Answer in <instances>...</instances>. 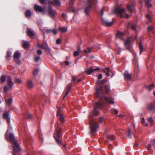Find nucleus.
<instances>
[{
    "label": "nucleus",
    "instance_id": "9",
    "mask_svg": "<svg viewBox=\"0 0 155 155\" xmlns=\"http://www.w3.org/2000/svg\"><path fill=\"white\" fill-rule=\"evenodd\" d=\"M38 46L39 48L45 49L47 52H50L51 50V49L49 48L47 43H46L45 45L40 44H38Z\"/></svg>",
    "mask_w": 155,
    "mask_h": 155
},
{
    "label": "nucleus",
    "instance_id": "5",
    "mask_svg": "<svg viewBox=\"0 0 155 155\" xmlns=\"http://www.w3.org/2000/svg\"><path fill=\"white\" fill-rule=\"evenodd\" d=\"M7 83L8 87L7 85H5L4 87V91L5 92H7L10 89L12 88L13 85L12 79L10 76H8V77Z\"/></svg>",
    "mask_w": 155,
    "mask_h": 155
},
{
    "label": "nucleus",
    "instance_id": "55",
    "mask_svg": "<svg viewBox=\"0 0 155 155\" xmlns=\"http://www.w3.org/2000/svg\"><path fill=\"white\" fill-rule=\"evenodd\" d=\"M61 16L64 19L65 18L66 15L64 13H63L62 14Z\"/></svg>",
    "mask_w": 155,
    "mask_h": 155
},
{
    "label": "nucleus",
    "instance_id": "18",
    "mask_svg": "<svg viewBox=\"0 0 155 155\" xmlns=\"http://www.w3.org/2000/svg\"><path fill=\"white\" fill-rule=\"evenodd\" d=\"M21 56V54L19 53L18 51H15L13 57L15 61H16V60L18 59Z\"/></svg>",
    "mask_w": 155,
    "mask_h": 155
},
{
    "label": "nucleus",
    "instance_id": "8",
    "mask_svg": "<svg viewBox=\"0 0 155 155\" xmlns=\"http://www.w3.org/2000/svg\"><path fill=\"white\" fill-rule=\"evenodd\" d=\"M27 35L30 38L33 37L35 36V31L30 28H27L25 31Z\"/></svg>",
    "mask_w": 155,
    "mask_h": 155
},
{
    "label": "nucleus",
    "instance_id": "23",
    "mask_svg": "<svg viewBox=\"0 0 155 155\" xmlns=\"http://www.w3.org/2000/svg\"><path fill=\"white\" fill-rule=\"evenodd\" d=\"M32 14L31 11L29 10H27L25 12V15L27 18L30 17Z\"/></svg>",
    "mask_w": 155,
    "mask_h": 155
},
{
    "label": "nucleus",
    "instance_id": "13",
    "mask_svg": "<svg viewBox=\"0 0 155 155\" xmlns=\"http://www.w3.org/2000/svg\"><path fill=\"white\" fill-rule=\"evenodd\" d=\"M100 70L99 68L97 67L95 69H93L92 67H90L88 69L85 71V72L87 73L88 74H90L96 71H98Z\"/></svg>",
    "mask_w": 155,
    "mask_h": 155
},
{
    "label": "nucleus",
    "instance_id": "40",
    "mask_svg": "<svg viewBox=\"0 0 155 155\" xmlns=\"http://www.w3.org/2000/svg\"><path fill=\"white\" fill-rule=\"evenodd\" d=\"M40 59V57L39 56L35 57L34 58V61L35 62H38Z\"/></svg>",
    "mask_w": 155,
    "mask_h": 155
},
{
    "label": "nucleus",
    "instance_id": "44",
    "mask_svg": "<svg viewBox=\"0 0 155 155\" xmlns=\"http://www.w3.org/2000/svg\"><path fill=\"white\" fill-rule=\"evenodd\" d=\"M38 69H35L33 72V74L34 75H35L38 73Z\"/></svg>",
    "mask_w": 155,
    "mask_h": 155
},
{
    "label": "nucleus",
    "instance_id": "52",
    "mask_svg": "<svg viewBox=\"0 0 155 155\" xmlns=\"http://www.w3.org/2000/svg\"><path fill=\"white\" fill-rule=\"evenodd\" d=\"M102 78V75L101 74H99L98 75V79H101Z\"/></svg>",
    "mask_w": 155,
    "mask_h": 155
},
{
    "label": "nucleus",
    "instance_id": "50",
    "mask_svg": "<svg viewBox=\"0 0 155 155\" xmlns=\"http://www.w3.org/2000/svg\"><path fill=\"white\" fill-rule=\"evenodd\" d=\"M104 118L103 117H101L99 118V121L100 123H101L103 121Z\"/></svg>",
    "mask_w": 155,
    "mask_h": 155
},
{
    "label": "nucleus",
    "instance_id": "1",
    "mask_svg": "<svg viewBox=\"0 0 155 155\" xmlns=\"http://www.w3.org/2000/svg\"><path fill=\"white\" fill-rule=\"evenodd\" d=\"M106 81V80L104 79L101 81L98 80L96 82V87L94 96L97 98H99L100 100L95 103L94 110L90 113L89 119L91 134L95 133L96 132L97 129L98 127V125L93 120V116L99 114V110L101 109L103 107L104 103H107L111 104H114L113 100L111 98H108L105 96V94L108 93L110 91V87L107 85L104 87L101 85Z\"/></svg>",
    "mask_w": 155,
    "mask_h": 155
},
{
    "label": "nucleus",
    "instance_id": "25",
    "mask_svg": "<svg viewBox=\"0 0 155 155\" xmlns=\"http://www.w3.org/2000/svg\"><path fill=\"white\" fill-rule=\"evenodd\" d=\"M124 34L121 32H119L116 35V37L117 38H119L120 39L123 38Z\"/></svg>",
    "mask_w": 155,
    "mask_h": 155
},
{
    "label": "nucleus",
    "instance_id": "29",
    "mask_svg": "<svg viewBox=\"0 0 155 155\" xmlns=\"http://www.w3.org/2000/svg\"><path fill=\"white\" fill-rule=\"evenodd\" d=\"M139 47L140 49V55L143 50V48L141 42H140L139 44Z\"/></svg>",
    "mask_w": 155,
    "mask_h": 155
},
{
    "label": "nucleus",
    "instance_id": "28",
    "mask_svg": "<svg viewBox=\"0 0 155 155\" xmlns=\"http://www.w3.org/2000/svg\"><path fill=\"white\" fill-rule=\"evenodd\" d=\"M147 120L151 126L153 125L154 122V120L151 117H149L148 118Z\"/></svg>",
    "mask_w": 155,
    "mask_h": 155
},
{
    "label": "nucleus",
    "instance_id": "47",
    "mask_svg": "<svg viewBox=\"0 0 155 155\" xmlns=\"http://www.w3.org/2000/svg\"><path fill=\"white\" fill-rule=\"evenodd\" d=\"M134 72L137 73L139 72V70L138 68H137V66L134 69Z\"/></svg>",
    "mask_w": 155,
    "mask_h": 155
},
{
    "label": "nucleus",
    "instance_id": "19",
    "mask_svg": "<svg viewBox=\"0 0 155 155\" xmlns=\"http://www.w3.org/2000/svg\"><path fill=\"white\" fill-rule=\"evenodd\" d=\"M155 108V102L151 103L147 105V109L149 110H151Z\"/></svg>",
    "mask_w": 155,
    "mask_h": 155
},
{
    "label": "nucleus",
    "instance_id": "56",
    "mask_svg": "<svg viewBox=\"0 0 155 155\" xmlns=\"http://www.w3.org/2000/svg\"><path fill=\"white\" fill-rule=\"evenodd\" d=\"M16 82L18 83H20L21 82V80L18 79H16Z\"/></svg>",
    "mask_w": 155,
    "mask_h": 155
},
{
    "label": "nucleus",
    "instance_id": "34",
    "mask_svg": "<svg viewBox=\"0 0 155 155\" xmlns=\"http://www.w3.org/2000/svg\"><path fill=\"white\" fill-rule=\"evenodd\" d=\"M106 70L107 71V72H106V76H109V72L110 71V69H109V68L108 67H106L104 70V72H106Z\"/></svg>",
    "mask_w": 155,
    "mask_h": 155
},
{
    "label": "nucleus",
    "instance_id": "21",
    "mask_svg": "<svg viewBox=\"0 0 155 155\" xmlns=\"http://www.w3.org/2000/svg\"><path fill=\"white\" fill-rule=\"evenodd\" d=\"M124 76L125 79L129 80L131 79V76L130 74L128 71H125L124 74Z\"/></svg>",
    "mask_w": 155,
    "mask_h": 155
},
{
    "label": "nucleus",
    "instance_id": "36",
    "mask_svg": "<svg viewBox=\"0 0 155 155\" xmlns=\"http://www.w3.org/2000/svg\"><path fill=\"white\" fill-rule=\"evenodd\" d=\"M107 139L110 140H113L115 139V137L114 135H109L107 137Z\"/></svg>",
    "mask_w": 155,
    "mask_h": 155
},
{
    "label": "nucleus",
    "instance_id": "6",
    "mask_svg": "<svg viewBox=\"0 0 155 155\" xmlns=\"http://www.w3.org/2000/svg\"><path fill=\"white\" fill-rule=\"evenodd\" d=\"M34 9L36 12H39L43 13V14H45V8H42V7L37 5H35L34 6Z\"/></svg>",
    "mask_w": 155,
    "mask_h": 155
},
{
    "label": "nucleus",
    "instance_id": "35",
    "mask_svg": "<svg viewBox=\"0 0 155 155\" xmlns=\"http://www.w3.org/2000/svg\"><path fill=\"white\" fill-rule=\"evenodd\" d=\"M146 18L148 19L149 22H151V18L149 14H147L146 15Z\"/></svg>",
    "mask_w": 155,
    "mask_h": 155
},
{
    "label": "nucleus",
    "instance_id": "31",
    "mask_svg": "<svg viewBox=\"0 0 155 155\" xmlns=\"http://www.w3.org/2000/svg\"><path fill=\"white\" fill-rule=\"evenodd\" d=\"M154 86V84H153L149 86H147V87L149 91H151L153 88Z\"/></svg>",
    "mask_w": 155,
    "mask_h": 155
},
{
    "label": "nucleus",
    "instance_id": "33",
    "mask_svg": "<svg viewBox=\"0 0 155 155\" xmlns=\"http://www.w3.org/2000/svg\"><path fill=\"white\" fill-rule=\"evenodd\" d=\"M145 5L148 8H151L152 7V4L150 2H145Z\"/></svg>",
    "mask_w": 155,
    "mask_h": 155
},
{
    "label": "nucleus",
    "instance_id": "22",
    "mask_svg": "<svg viewBox=\"0 0 155 155\" xmlns=\"http://www.w3.org/2000/svg\"><path fill=\"white\" fill-rule=\"evenodd\" d=\"M72 84L71 83L69 84L67 86V91L66 92L63 97V99H64L65 97L68 94L69 92L71 89V86Z\"/></svg>",
    "mask_w": 155,
    "mask_h": 155
},
{
    "label": "nucleus",
    "instance_id": "10",
    "mask_svg": "<svg viewBox=\"0 0 155 155\" xmlns=\"http://www.w3.org/2000/svg\"><path fill=\"white\" fill-rule=\"evenodd\" d=\"M48 4H50L53 6H60L61 5V2L59 0H53V1L50 0L48 1Z\"/></svg>",
    "mask_w": 155,
    "mask_h": 155
},
{
    "label": "nucleus",
    "instance_id": "61",
    "mask_svg": "<svg viewBox=\"0 0 155 155\" xmlns=\"http://www.w3.org/2000/svg\"><path fill=\"white\" fill-rule=\"evenodd\" d=\"M65 63L67 65H68L69 64V62L68 61H65Z\"/></svg>",
    "mask_w": 155,
    "mask_h": 155
},
{
    "label": "nucleus",
    "instance_id": "27",
    "mask_svg": "<svg viewBox=\"0 0 155 155\" xmlns=\"http://www.w3.org/2000/svg\"><path fill=\"white\" fill-rule=\"evenodd\" d=\"M12 102V98H10L8 99L5 100V102L6 104L7 105H10L11 104Z\"/></svg>",
    "mask_w": 155,
    "mask_h": 155
},
{
    "label": "nucleus",
    "instance_id": "46",
    "mask_svg": "<svg viewBox=\"0 0 155 155\" xmlns=\"http://www.w3.org/2000/svg\"><path fill=\"white\" fill-rule=\"evenodd\" d=\"M37 53L38 55H41L42 54V51L41 50H38L37 51Z\"/></svg>",
    "mask_w": 155,
    "mask_h": 155
},
{
    "label": "nucleus",
    "instance_id": "51",
    "mask_svg": "<svg viewBox=\"0 0 155 155\" xmlns=\"http://www.w3.org/2000/svg\"><path fill=\"white\" fill-rule=\"evenodd\" d=\"M40 2L42 4H44L45 0H39Z\"/></svg>",
    "mask_w": 155,
    "mask_h": 155
},
{
    "label": "nucleus",
    "instance_id": "42",
    "mask_svg": "<svg viewBox=\"0 0 155 155\" xmlns=\"http://www.w3.org/2000/svg\"><path fill=\"white\" fill-rule=\"evenodd\" d=\"M131 135V130L129 128L128 130V136L130 137Z\"/></svg>",
    "mask_w": 155,
    "mask_h": 155
},
{
    "label": "nucleus",
    "instance_id": "3",
    "mask_svg": "<svg viewBox=\"0 0 155 155\" xmlns=\"http://www.w3.org/2000/svg\"><path fill=\"white\" fill-rule=\"evenodd\" d=\"M62 131V129L60 128L58 130L56 131L54 134V137L55 139L56 142L58 143V145H61V142L60 139L61 138L62 135L61 134Z\"/></svg>",
    "mask_w": 155,
    "mask_h": 155
},
{
    "label": "nucleus",
    "instance_id": "58",
    "mask_svg": "<svg viewBox=\"0 0 155 155\" xmlns=\"http://www.w3.org/2000/svg\"><path fill=\"white\" fill-rule=\"evenodd\" d=\"M75 0H70L69 1V3L70 4H72Z\"/></svg>",
    "mask_w": 155,
    "mask_h": 155
},
{
    "label": "nucleus",
    "instance_id": "16",
    "mask_svg": "<svg viewBox=\"0 0 155 155\" xmlns=\"http://www.w3.org/2000/svg\"><path fill=\"white\" fill-rule=\"evenodd\" d=\"M45 31L48 34L52 33L54 35H56L57 33V31L56 29H47L45 30Z\"/></svg>",
    "mask_w": 155,
    "mask_h": 155
},
{
    "label": "nucleus",
    "instance_id": "38",
    "mask_svg": "<svg viewBox=\"0 0 155 155\" xmlns=\"http://www.w3.org/2000/svg\"><path fill=\"white\" fill-rule=\"evenodd\" d=\"M11 55V53L10 51H8L7 53V58L10 59Z\"/></svg>",
    "mask_w": 155,
    "mask_h": 155
},
{
    "label": "nucleus",
    "instance_id": "12",
    "mask_svg": "<svg viewBox=\"0 0 155 155\" xmlns=\"http://www.w3.org/2000/svg\"><path fill=\"white\" fill-rule=\"evenodd\" d=\"M57 116L61 123L64 122V119L63 115L60 113L61 110V108L60 107H57Z\"/></svg>",
    "mask_w": 155,
    "mask_h": 155
},
{
    "label": "nucleus",
    "instance_id": "57",
    "mask_svg": "<svg viewBox=\"0 0 155 155\" xmlns=\"http://www.w3.org/2000/svg\"><path fill=\"white\" fill-rule=\"evenodd\" d=\"M76 77H73V78H72V83H74V82L75 81V80H76Z\"/></svg>",
    "mask_w": 155,
    "mask_h": 155
},
{
    "label": "nucleus",
    "instance_id": "20",
    "mask_svg": "<svg viewBox=\"0 0 155 155\" xmlns=\"http://www.w3.org/2000/svg\"><path fill=\"white\" fill-rule=\"evenodd\" d=\"M124 45L127 49L129 50L130 48L131 45L130 44V39H126L124 41Z\"/></svg>",
    "mask_w": 155,
    "mask_h": 155
},
{
    "label": "nucleus",
    "instance_id": "48",
    "mask_svg": "<svg viewBox=\"0 0 155 155\" xmlns=\"http://www.w3.org/2000/svg\"><path fill=\"white\" fill-rule=\"evenodd\" d=\"M142 124H144L145 122V120L144 118L143 117L141 119V121Z\"/></svg>",
    "mask_w": 155,
    "mask_h": 155
},
{
    "label": "nucleus",
    "instance_id": "41",
    "mask_svg": "<svg viewBox=\"0 0 155 155\" xmlns=\"http://www.w3.org/2000/svg\"><path fill=\"white\" fill-rule=\"evenodd\" d=\"M79 51H76L74 53V56H77L79 55Z\"/></svg>",
    "mask_w": 155,
    "mask_h": 155
},
{
    "label": "nucleus",
    "instance_id": "14",
    "mask_svg": "<svg viewBox=\"0 0 155 155\" xmlns=\"http://www.w3.org/2000/svg\"><path fill=\"white\" fill-rule=\"evenodd\" d=\"M114 12L115 13L120 14L121 17L122 18L123 15L122 14L125 12V10L124 9L116 8L114 9Z\"/></svg>",
    "mask_w": 155,
    "mask_h": 155
},
{
    "label": "nucleus",
    "instance_id": "7",
    "mask_svg": "<svg viewBox=\"0 0 155 155\" xmlns=\"http://www.w3.org/2000/svg\"><path fill=\"white\" fill-rule=\"evenodd\" d=\"M92 7V5L90 1H89L88 5L87 6L84 8V12L85 14L87 15H89V12L90 11L91 8Z\"/></svg>",
    "mask_w": 155,
    "mask_h": 155
},
{
    "label": "nucleus",
    "instance_id": "49",
    "mask_svg": "<svg viewBox=\"0 0 155 155\" xmlns=\"http://www.w3.org/2000/svg\"><path fill=\"white\" fill-rule=\"evenodd\" d=\"M61 42V39H57L56 41V43L57 44H59Z\"/></svg>",
    "mask_w": 155,
    "mask_h": 155
},
{
    "label": "nucleus",
    "instance_id": "45",
    "mask_svg": "<svg viewBox=\"0 0 155 155\" xmlns=\"http://www.w3.org/2000/svg\"><path fill=\"white\" fill-rule=\"evenodd\" d=\"M131 28L133 30H135L136 29V27L135 25H132L131 26Z\"/></svg>",
    "mask_w": 155,
    "mask_h": 155
},
{
    "label": "nucleus",
    "instance_id": "53",
    "mask_svg": "<svg viewBox=\"0 0 155 155\" xmlns=\"http://www.w3.org/2000/svg\"><path fill=\"white\" fill-rule=\"evenodd\" d=\"M151 143L152 145H155V139L152 140L151 142Z\"/></svg>",
    "mask_w": 155,
    "mask_h": 155
},
{
    "label": "nucleus",
    "instance_id": "39",
    "mask_svg": "<svg viewBox=\"0 0 155 155\" xmlns=\"http://www.w3.org/2000/svg\"><path fill=\"white\" fill-rule=\"evenodd\" d=\"M153 29V28L151 26H149L147 28V30L149 32L151 31Z\"/></svg>",
    "mask_w": 155,
    "mask_h": 155
},
{
    "label": "nucleus",
    "instance_id": "62",
    "mask_svg": "<svg viewBox=\"0 0 155 155\" xmlns=\"http://www.w3.org/2000/svg\"><path fill=\"white\" fill-rule=\"evenodd\" d=\"M150 149V144H149L148 146L147 147V149L148 150H149Z\"/></svg>",
    "mask_w": 155,
    "mask_h": 155
},
{
    "label": "nucleus",
    "instance_id": "15",
    "mask_svg": "<svg viewBox=\"0 0 155 155\" xmlns=\"http://www.w3.org/2000/svg\"><path fill=\"white\" fill-rule=\"evenodd\" d=\"M9 115L8 113L7 112H6L3 114V117L4 118L7 120V122L8 124V125L10 126V119L9 117Z\"/></svg>",
    "mask_w": 155,
    "mask_h": 155
},
{
    "label": "nucleus",
    "instance_id": "4",
    "mask_svg": "<svg viewBox=\"0 0 155 155\" xmlns=\"http://www.w3.org/2000/svg\"><path fill=\"white\" fill-rule=\"evenodd\" d=\"M48 5L49 6L47 9L48 16L52 18H54L57 14V12L55 10L53 9L52 7L51 6V4H48Z\"/></svg>",
    "mask_w": 155,
    "mask_h": 155
},
{
    "label": "nucleus",
    "instance_id": "64",
    "mask_svg": "<svg viewBox=\"0 0 155 155\" xmlns=\"http://www.w3.org/2000/svg\"><path fill=\"white\" fill-rule=\"evenodd\" d=\"M71 11L72 12L74 13L75 12V10L74 9H72L71 10Z\"/></svg>",
    "mask_w": 155,
    "mask_h": 155
},
{
    "label": "nucleus",
    "instance_id": "2",
    "mask_svg": "<svg viewBox=\"0 0 155 155\" xmlns=\"http://www.w3.org/2000/svg\"><path fill=\"white\" fill-rule=\"evenodd\" d=\"M8 131H7L5 135V137L6 139L9 140L12 143L13 148V155H15V153L19 152L21 150L17 140H15L14 135L12 133H10L8 137Z\"/></svg>",
    "mask_w": 155,
    "mask_h": 155
},
{
    "label": "nucleus",
    "instance_id": "43",
    "mask_svg": "<svg viewBox=\"0 0 155 155\" xmlns=\"http://www.w3.org/2000/svg\"><path fill=\"white\" fill-rule=\"evenodd\" d=\"M104 8H103L101 10V18L104 14Z\"/></svg>",
    "mask_w": 155,
    "mask_h": 155
},
{
    "label": "nucleus",
    "instance_id": "26",
    "mask_svg": "<svg viewBox=\"0 0 155 155\" xmlns=\"http://www.w3.org/2000/svg\"><path fill=\"white\" fill-rule=\"evenodd\" d=\"M22 45L23 48L27 49L29 47L30 45V43L29 42H27L25 41H24Z\"/></svg>",
    "mask_w": 155,
    "mask_h": 155
},
{
    "label": "nucleus",
    "instance_id": "24",
    "mask_svg": "<svg viewBox=\"0 0 155 155\" xmlns=\"http://www.w3.org/2000/svg\"><path fill=\"white\" fill-rule=\"evenodd\" d=\"M27 85L29 88H31L33 87V84L32 81L31 80H28L27 82Z\"/></svg>",
    "mask_w": 155,
    "mask_h": 155
},
{
    "label": "nucleus",
    "instance_id": "54",
    "mask_svg": "<svg viewBox=\"0 0 155 155\" xmlns=\"http://www.w3.org/2000/svg\"><path fill=\"white\" fill-rule=\"evenodd\" d=\"M27 117L28 119H29L31 118V114H28Z\"/></svg>",
    "mask_w": 155,
    "mask_h": 155
},
{
    "label": "nucleus",
    "instance_id": "59",
    "mask_svg": "<svg viewBox=\"0 0 155 155\" xmlns=\"http://www.w3.org/2000/svg\"><path fill=\"white\" fill-rule=\"evenodd\" d=\"M114 110L115 113L116 114H117L118 113V111L116 109H114Z\"/></svg>",
    "mask_w": 155,
    "mask_h": 155
},
{
    "label": "nucleus",
    "instance_id": "17",
    "mask_svg": "<svg viewBox=\"0 0 155 155\" xmlns=\"http://www.w3.org/2000/svg\"><path fill=\"white\" fill-rule=\"evenodd\" d=\"M102 19L103 24H105L106 26H110L113 24V21L109 22L102 17Z\"/></svg>",
    "mask_w": 155,
    "mask_h": 155
},
{
    "label": "nucleus",
    "instance_id": "11",
    "mask_svg": "<svg viewBox=\"0 0 155 155\" xmlns=\"http://www.w3.org/2000/svg\"><path fill=\"white\" fill-rule=\"evenodd\" d=\"M135 3H132L131 4H129L127 5V8L129 12L133 13L135 12L134 6Z\"/></svg>",
    "mask_w": 155,
    "mask_h": 155
},
{
    "label": "nucleus",
    "instance_id": "32",
    "mask_svg": "<svg viewBox=\"0 0 155 155\" xmlns=\"http://www.w3.org/2000/svg\"><path fill=\"white\" fill-rule=\"evenodd\" d=\"M1 81L2 82H4L6 80V76L5 75H2L0 78Z\"/></svg>",
    "mask_w": 155,
    "mask_h": 155
},
{
    "label": "nucleus",
    "instance_id": "37",
    "mask_svg": "<svg viewBox=\"0 0 155 155\" xmlns=\"http://www.w3.org/2000/svg\"><path fill=\"white\" fill-rule=\"evenodd\" d=\"M91 49L89 48H87V50L86 49H84V52L85 53H89L91 52Z\"/></svg>",
    "mask_w": 155,
    "mask_h": 155
},
{
    "label": "nucleus",
    "instance_id": "30",
    "mask_svg": "<svg viewBox=\"0 0 155 155\" xmlns=\"http://www.w3.org/2000/svg\"><path fill=\"white\" fill-rule=\"evenodd\" d=\"M59 30L60 31L62 32H64L67 31V28L64 27H59Z\"/></svg>",
    "mask_w": 155,
    "mask_h": 155
},
{
    "label": "nucleus",
    "instance_id": "63",
    "mask_svg": "<svg viewBox=\"0 0 155 155\" xmlns=\"http://www.w3.org/2000/svg\"><path fill=\"white\" fill-rule=\"evenodd\" d=\"M81 81V79L79 78L77 80V82H79Z\"/></svg>",
    "mask_w": 155,
    "mask_h": 155
},
{
    "label": "nucleus",
    "instance_id": "60",
    "mask_svg": "<svg viewBox=\"0 0 155 155\" xmlns=\"http://www.w3.org/2000/svg\"><path fill=\"white\" fill-rule=\"evenodd\" d=\"M112 147H113L112 145L110 144L108 146V148L110 149H112Z\"/></svg>",
    "mask_w": 155,
    "mask_h": 155
}]
</instances>
